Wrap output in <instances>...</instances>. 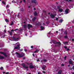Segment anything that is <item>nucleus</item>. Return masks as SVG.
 Masks as SVG:
<instances>
[{
  "label": "nucleus",
  "instance_id": "nucleus-1",
  "mask_svg": "<svg viewBox=\"0 0 74 74\" xmlns=\"http://www.w3.org/2000/svg\"><path fill=\"white\" fill-rule=\"evenodd\" d=\"M14 47V49H20V44L18 42L15 44V46H16Z\"/></svg>",
  "mask_w": 74,
  "mask_h": 74
},
{
  "label": "nucleus",
  "instance_id": "nucleus-2",
  "mask_svg": "<svg viewBox=\"0 0 74 74\" xmlns=\"http://www.w3.org/2000/svg\"><path fill=\"white\" fill-rule=\"evenodd\" d=\"M0 53L1 54H2V55H4V56L5 57H7L8 56V55H6L7 53H5L3 52H0Z\"/></svg>",
  "mask_w": 74,
  "mask_h": 74
},
{
  "label": "nucleus",
  "instance_id": "nucleus-3",
  "mask_svg": "<svg viewBox=\"0 0 74 74\" xmlns=\"http://www.w3.org/2000/svg\"><path fill=\"white\" fill-rule=\"evenodd\" d=\"M22 66H23V67L25 69H27L29 68V66H28L27 65L26 66V65H25V64H22Z\"/></svg>",
  "mask_w": 74,
  "mask_h": 74
},
{
  "label": "nucleus",
  "instance_id": "nucleus-4",
  "mask_svg": "<svg viewBox=\"0 0 74 74\" xmlns=\"http://www.w3.org/2000/svg\"><path fill=\"white\" fill-rule=\"evenodd\" d=\"M32 3H34L36 5H37L38 4V2L36 0H32Z\"/></svg>",
  "mask_w": 74,
  "mask_h": 74
},
{
  "label": "nucleus",
  "instance_id": "nucleus-5",
  "mask_svg": "<svg viewBox=\"0 0 74 74\" xmlns=\"http://www.w3.org/2000/svg\"><path fill=\"white\" fill-rule=\"evenodd\" d=\"M18 39H19V38H15V37L13 38V41H18Z\"/></svg>",
  "mask_w": 74,
  "mask_h": 74
},
{
  "label": "nucleus",
  "instance_id": "nucleus-6",
  "mask_svg": "<svg viewBox=\"0 0 74 74\" xmlns=\"http://www.w3.org/2000/svg\"><path fill=\"white\" fill-rule=\"evenodd\" d=\"M56 15V14H55L54 15L53 14H51L50 16L51 18L52 19H53L55 18V16Z\"/></svg>",
  "mask_w": 74,
  "mask_h": 74
},
{
  "label": "nucleus",
  "instance_id": "nucleus-7",
  "mask_svg": "<svg viewBox=\"0 0 74 74\" xmlns=\"http://www.w3.org/2000/svg\"><path fill=\"white\" fill-rule=\"evenodd\" d=\"M41 62L42 63H45V62H47V60L46 59H43V60L41 61Z\"/></svg>",
  "mask_w": 74,
  "mask_h": 74
},
{
  "label": "nucleus",
  "instance_id": "nucleus-8",
  "mask_svg": "<svg viewBox=\"0 0 74 74\" xmlns=\"http://www.w3.org/2000/svg\"><path fill=\"white\" fill-rule=\"evenodd\" d=\"M28 27L29 29H30V27H32V25L30 24H28Z\"/></svg>",
  "mask_w": 74,
  "mask_h": 74
},
{
  "label": "nucleus",
  "instance_id": "nucleus-9",
  "mask_svg": "<svg viewBox=\"0 0 74 74\" xmlns=\"http://www.w3.org/2000/svg\"><path fill=\"white\" fill-rule=\"evenodd\" d=\"M73 61L71 60V59H70L69 61V64H71L73 63Z\"/></svg>",
  "mask_w": 74,
  "mask_h": 74
},
{
  "label": "nucleus",
  "instance_id": "nucleus-10",
  "mask_svg": "<svg viewBox=\"0 0 74 74\" xmlns=\"http://www.w3.org/2000/svg\"><path fill=\"white\" fill-rule=\"evenodd\" d=\"M45 67H46V66L45 65H44L42 67V69L43 70H45Z\"/></svg>",
  "mask_w": 74,
  "mask_h": 74
},
{
  "label": "nucleus",
  "instance_id": "nucleus-11",
  "mask_svg": "<svg viewBox=\"0 0 74 74\" xmlns=\"http://www.w3.org/2000/svg\"><path fill=\"white\" fill-rule=\"evenodd\" d=\"M69 9H66L65 10V12L66 14H68L69 13Z\"/></svg>",
  "mask_w": 74,
  "mask_h": 74
},
{
  "label": "nucleus",
  "instance_id": "nucleus-12",
  "mask_svg": "<svg viewBox=\"0 0 74 74\" xmlns=\"http://www.w3.org/2000/svg\"><path fill=\"white\" fill-rule=\"evenodd\" d=\"M29 68L31 69H33V68H34V67L32 65H31L29 66Z\"/></svg>",
  "mask_w": 74,
  "mask_h": 74
},
{
  "label": "nucleus",
  "instance_id": "nucleus-13",
  "mask_svg": "<svg viewBox=\"0 0 74 74\" xmlns=\"http://www.w3.org/2000/svg\"><path fill=\"white\" fill-rule=\"evenodd\" d=\"M4 59V57L3 56H0V59Z\"/></svg>",
  "mask_w": 74,
  "mask_h": 74
},
{
  "label": "nucleus",
  "instance_id": "nucleus-14",
  "mask_svg": "<svg viewBox=\"0 0 74 74\" xmlns=\"http://www.w3.org/2000/svg\"><path fill=\"white\" fill-rule=\"evenodd\" d=\"M58 11H59L60 12H63V9L61 8L59 9L58 10Z\"/></svg>",
  "mask_w": 74,
  "mask_h": 74
},
{
  "label": "nucleus",
  "instance_id": "nucleus-15",
  "mask_svg": "<svg viewBox=\"0 0 74 74\" xmlns=\"http://www.w3.org/2000/svg\"><path fill=\"white\" fill-rule=\"evenodd\" d=\"M62 71L61 70L59 71L58 72V74H62Z\"/></svg>",
  "mask_w": 74,
  "mask_h": 74
},
{
  "label": "nucleus",
  "instance_id": "nucleus-16",
  "mask_svg": "<svg viewBox=\"0 0 74 74\" xmlns=\"http://www.w3.org/2000/svg\"><path fill=\"white\" fill-rule=\"evenodd\" d=\"M37 18V17H35L33 19H32V21H35V19Z\"/></svg>",
  "mask_w": 74,
  "mask_h": 74
},
{
  "label": "nucleus",
  "instance_id": "nucleus-17",
  "mask_svg": "<svg viewBox=\"0 0 74 74\" xmlns=\"http://www.w3.org/2000/svg\"><path fill=\"white\" fill-rule=\"evenodd\" d=\"M17 56H18V58H21V57H22L21 55V54H18V55Z\"/></svg>",
  "mask_w": 74,
  "mask_h": 74
},
{
  "label": "nucleus",
  "instance_id": "nucleus-18",
  "mask_svg": "<svg viewBox=\"0 0 74 74\" xmlns=\"http://www.w3.org/2000/svg\"><path fill=\"white\" fill-rule=\"evenodd\" d=\"M21 55L22 57H23V56H25V53H22Z\"/></svg>",
  "mask_w": 74,
  "mask_h": 74
},
{
  "label": "nucleus",
  "instance_id": "nucleus-19",
  "mask_svg": "<svg viewBox=\"0 0 74 74\" xmlns=\"http://www.w3.org/2000/svg\"><path fill=\"white\" fill-rule=\"evenodd\" d=\"M9 33L11 35V36L12 35V32H10V31H8Z\"/></svg>",
  "mask_w": 74,
  "mask_h": 74
},
{
  "label": "nucleus",
  "instance_id": "nucleus-20",
  "mask_svg": "<svg viewBox=\"0 0 74 74\" xmlns=\"http://www.w3.org/2000/svg\"><path fill=\"white\" fill-rule=\"evenodd\" d=\"M63 43L64 44H68L69 42H64Z\"/></svg>",
  "mask_w": 74,
  "mask_h": 74
},
{
  "label": "nucleus",
  "instance_id": "nucleus-21",
  "mask_svg": "<svg viewBox=\"0 0 74 74\" xmlns=\"http://www.w3.org/2000/svg\"><path fill=\"white\" fill-rule=\"evenodd\" d=\"M23 27H24V28H25V29H26L27 27L26 25H23Z\"/></svg>",
  "mask_w": 74,
  "mask_h": 74
},
{
  "label": "nucleus",
  "instance_id": "nucleus-22",
  "mask_svg": "<svg viewBox=\"0 0 74 74\" xmlns=\"http://www.w3.org/2000/svg\"><path fill=\"white\" fill-rule=\"evenodd\" d=\"M63 20L62 19H61L59 21V22H60V23H62V22L63 21Z\"/></svg>",
  "mask_w": 74,
  "mask_h": 74
},
{
  "label": "nucleus",
  "instance_id": "nucleus-23",
  "mask_svg": "<svg viewBox=\"0 0 74 74\" xmlns=\"http://www.w3.org/2000/svg\"><path fill=\"white\" fill-rule=\"evenodd\" d=\"M14 25V22H13L12 21L11 23H10V25L11 26H12V25Z\"/></svg>",
  "mask_w": 74,
  "mask_h": 74
},
{
  "label": "nucleus",
  "instance_id": "nucleus-24",
  "mask_svg": "<svg viewBox=\"0 0 74 74\" xmlns=\"http://www.w3.org/2000/svg\"><path fill=\"white\" fill-rule=\"evenodd\" d=\"M40 28L42 30H43V29H44V27H43L42 26L40 27Z\"/></svg>",
  "mask_w": 74,
  "mask_h": 74
},
{
  "label": "nucleus",
  "instance_id": "nucleus-25",
  "mask_svg": "<svg viewBox=\"0 0 74 74\" xmlns=\"http://www.w3.org/2000/svg\"><path fill=\"white\" fill-rule=\"evenodd\" d=\"M8 14H10V10L9 9H8Z\"/></svg>",
  "mask_w": 74,
  "mask_h": 74
},
{
  "label": "nucleus",
  "instance_id": "nucleus-26",
  "mask_svg": "<svg viewBox=\"0 0 74 74\" xmlns=\"http://www.w3.org/2000/svg\"><path fill=\"white\" fill-rule=\"evenodd\" d=\"M34 15H37V13L36 12H35L34 13Z\"/></svg>",
  "mask_w": 74,
  "mask_h": 74
},
{
  "label": "nucleus",
  "instance_id": "nucleus-27",
  "mask_svg": "<svg viewBox=\"0 0 74 74\" xmlns=\"http://www.w3.org/2000/svg\"><path fill=\"white\" fill-rule=\"evenodd\" d=\"M39 51L38 50H36V51H34V53H36V52H38Z\"/></svg>",
  "mask_w": 74,
  "mask_h": 74
},
{
  "label": "nucleus",
  "instance_id": "nucleus-28",
  "mask_svg": "<svg viewBox=\"0 0 74 74\" xmlns=\"http://www.w3.org/2000/svg\"><path fill=\"white\" fill-rule=\"evenodd\" d=\"M3 33H2V32H0V36H3Z\"/></svg>",
  "mask_w": 74,
  "mask_h": 74
},
{
  "label": "nucleus",
  "instance_id": "nucleus-29",
  "mask_svg": "<svg viewBox=\"0 0 74 74\" xmlns=\"http://www.w3.org/2000/svg\"><path fill=\"white\" fill-rule=\"evenodd\" d=\"M21 14H20V13H19L18 14V16H21Z\"/></svg>",
  "mask_w": 74,
  "mask_h": 74
},
{
  "label": "nucleus",
  "instance_id": "nucleus-30",
  "mask_svg": "<svg viewBox=\"0 0 74 74\" xmlns=\"http://www.w3.org/2000/svg\"><path fill=\"white\" fill-rule=\"evenodd\" d=\"M64 38H68V37H67V36H64Z\"/></svg>",
  "mask_w": 74,
  "mask_h": 74
},
{
  "label": "nucleus",
  "instance_id": "nucleus-31",
  "mask_svg": "<svg viewBox=\"0 0 74 74\" xmlns=\"http://www.w3.org/2000/svg\"><path fill=\"white\" fill-rule=\"evenodd\" d=\"M2 3L3 4H5V2H4V1H2Z\"/></svg>",
  "mask_w": 74,
  "mask_h": 74
},
{
  "label": "nucleus",
  "instance_id": "nucleus-32",
  "mask_svg": "<svg viewBox=\"0 0 74 74\" xmlns=\"http://www.w3.org/2000/svg\"><path fill=\"white\" fill-rule=\"evenodd\" d=\"M56 44H59V45H60L61 44V43H60V42H57Z\"/></svg>",
  "mask_w": 74,
  "mask_h": 74
},
{
  "label": "nucleus",
  "instance_id": "nucleus-33",
  "mask_svg": "<svg viewBox=\"0 0 74 74\" xmlns=\"http://www.w3.org/2000/svg\"><path fill=\"white\" fill-rule=\"evenodd\" d=\"M58 9H59H59H60V6H58Z\"/></svg>",
  "mask_w": 74,
  "mask_h": 74
},
{
  "label": "nucleus",
  "instance_id": "nucleus-34",
  "mask_svg": "<svg viewBox=\"0 0 74 74\" xmlns=\"http://www.w3.org/2000/svg\"><path fill=\"white\" fill-rule=\"evenodd\" d=\"M12 3H16V2H15L14 1H12Z\"/></svg>",
  "mask_w": 74,
  "mask_h": 74
},
{
  "label": "nucleus",
  "instance_id": "nucleus-35",
  "mask_svg": "<svg viewBox=\"0 0 74 74\" xmlns=\"http://www.w3.org/2000/svg\"><path fill=\"white\" fill-rule=\"evenodd\" d=\"M5 21L6 22H8V19H5Z\"/></svg>",
  "mask_w": 74,
  "mask_h": 74
},
{
  "label": "nucleus",
  "instance_id": "nucleus-36",
  "mask_svg": "<svg viewBox=\"0 0 74 74\" xmlns=\"http://www.w3.org/2000/svg\"><path fill=\"white\" fill-rule=\"evenodd\" d=\"M71 65H72V66H73V65H74V62H73L71 64Z\"/></svg>",
  "mask_w": 74,
  "mask_h": 74
},
{
  "label": "nucleus",
  "instance_id": "nucleus-37",
  "mask_svg": "<svg viewBox=\"0 0 74 74\" xmlns=\"http://www.w3.org/2000/svg\"><path fill=\"white\" fill-rule=\"evenodd\" d=\"M64 58V60H66V58H67V57L66 56H65Z\"/></svg>",
  "mask_w": 74,
  "mask_h": 74
},
{
  "label": "nucleus",
  "instance_id": "nucleus-38",
  "mask_svg": "<svg viewBox=\"0 0 74 74\" xmlns=\"http://www.w3.org/2000/svg\"><path fill=\"white\" fill-rule=\"evenodd\" d=\"M3 67H1L0 68V69L1 70H3Z\"/></svg>",
  "mask_w": 74,
  "mask_h": 74
},
{
  "label": "nucleus",
  "instance_id": "nucleus-39",
  "mask_svg": "<svg viewBox=\"0 0 74 74\" xmlns=\"http://www.w3.org/2000/svg\"><path fill=\"white\" fill-rule=\"evenodd\" d=\"M8 7H9V5H8L6 6V8H8Z\"/></svg>",
  "mask_w": 74,
  "mask_h": 74
},
{
  "label": "nucleus",
  "instance_id": "nucleus-40",
  "mask_svg": "<svg viewBox=\"0 0 74 74\" xmlns=\"http://www.w3.org/2000/svg\"><path fill=\"white\" fill-rule=\"evenodd\" d=\"M64 34H67V32L65 31L64 32Z\"/></svg>",
  "mask_w": 74,
  "mask_h": 74
},
{
  "label": "nucleus",
  "instance_id": "nucleus-41",
  "mask_svg": "<svg viewBox=\"0 0 74 74\" xmlns=\"http://www.w3.org/2000/svg\"><path fill=\"white\" fill-rule=\"evenodd\" d=\"M38 74H41V73H40V72H38Z\"/></svg>",
  "mask_w": 74,
  "mask_h": 74
},
{
  "label": "nucleus",
  "instance_id": "nucleus-42",
  "mask_svg": "<svg viewBox=\"0 0 74 74\" xmlns=\"http://www.w3.org/2000/svg\"><path fill=\"white\" fill-rule=\"evenodd\" d=\"M42 73H44V74H45V71H43Z\"/></svg>",
  "mask_w": 74,
  "mask_h": 74
},
{
  "label": "nucleus",
  "instance_id": "nucleus-43",
  "mask_svg": "<svg viewBox=\"0 0 74 74\" xmlns=\"http://www.w3.org/2000/svg\"><path fill=\"white\" fill-rule=\"evenodd\" d=\"M58 19H59V18H56V21H57V20H58Z\"/></svg>",
  "mask_w": 74,
  "mask_h": 74
},
{
  "label": "nucleus",
  "instance_id": "nucleus-44",
  "mask_svg": "<svg viewBox=\"0 0 74 74\" xmlns=\"http://www.w3.org/2000/svg\"><path fill=\"white\" fill-rule=\"evenodd\" d=\"M66 50L68 51H69V50H70V49H69V48L67 49Z\"/></svg>",
  "mask_w": 74,
  "mask_h": 74
},
{
  "label": "nucleus",
  "instance_id": "nucleus-45",
  "mask_svg": "<svg viewBox=\"0 0 74 74\" xmlns=\"http://www.w3.org/2000/svg\"><path fill=\"white\" fill-rule=\"evenodd\" d=\"M24 50H25V52H27V49H25Z\"/></svg>",
  "mask_w": 74,
  "mask_h": 74
},
{
  "label": "nucleus",
  "instance_id": "nucleus-46",
  "mask_svg": "<svg viewBox=\"0 0 74 74\" xmlns=\"http://www.w3.org/2000/svg\"><path fill=\"white\" fill-rule=\"evenodd\" d=\"M6 74H9V72H8L7 73H6Z\"/></svg>",
  "mask_w": 74,
  "mask_h": 74
},
{
  "label": "nucleus",
  "instance_id": "nucleus-47",
  "mask_svg": "<svg viewBox=\"0 0 74 74\" xmlns=\"http://www.w3.org/2000/svg\"><path fill=\"white\" fill-rule=\"evenodd\" d=\"M11 32H13V31H14V30L13 29H12L11 30Z\"/></svg>",
  "mask_w": 74,
  "mask_h": 74
},
{
  "label": "nucleus",
  "instance_id": "nucleus-48",
  "mask_svg": "<svg viewBox=\"0 0 74 74\" xmlns=\"http://www.w3.org/2000/svg\"><path fill=\"white\" fill-rule=\"evenodd\" d=\"M26 59V58H25V57H24V58H23V60H24V59Z\"/></svg>",
  "mask_w": 74,
  "mask_h": 74
},
{
  "label": "nucleus",
  "instance_id": "nucleus-49",
  "mask_svg": "<svg viewBox=\"0 0 74 74\" xmlns=\"http://www.w3.org/2000/svg\"><path fill=\"white\" fill-rule=\"evenodd\" d=\"M18 30V29H15V31H16V30Z\"/></svg>",
  "mask_w": 74,
  "mask_h": 74
},
{
  "label": "nucleus",
  "instance_id": "nucleus-50",
  "mask_svg": "<svg viewBox=\"0 0 74 74\" xmlns=\"http://www.w3.org/2000/svg\"><path fill=\"white\" fill-rule=\"evenodd\" d=\"M60 30H61V31H63V29H62L61 30H60V29L59 30V31H60Z\"/></svg>",
  "mask_w": 74,
  "mask_h": 74
},
{
  "label": "nucleus",
  "instance_id": "nucleus-51",
  "mask_svg": "<svg viewBox=\"0 0 74 74\" xmlns=\"http://www.w3.org/2000/svg\"><path fill=\"white\" fill-rule=\"evenodd\" d=\"M31 48H33V46H31Z\"/></svg>",
  "mask_w": 74,
  "mask_h": 74
},
{
  "label": "nucleus",
  "instance_id": "nucleus-52",
  "mask_svg": "<svg viewBox=\"0 0 74 74\" xmlns=\"http://www.w3.org/2000/svg\"><path fill=\"white\" fill-rule=\"evenodd\" d=\"M32 55L33 56H34V54L33 53Z\"/></svg>",
  "mask_w": 74,
  "mask_h": 74
},
{
  "label": "nucleus",
  "instance_id": "nucleus-53",
  "mask_svg": "<svg viewBox=\"0 0 74 74\" xmlns=\"http://www.w3.org/2000/svg\"><path fill=\"white\" fill-rule=\"evenodd\" d=\"M23 0L24 2V3H25V2H26V1H25V0Z\"/></svg>",
  "mask_w": 74,
  "mask_h": 74
},
{
  "label": "nucleus",
  "instance_id": "nucleus-54",
  "mask_svg": "<svg viewBox=\"0 0 74 74\" xmlns=\"http://www.w3.org/2000/svg\"><path fill=\"white\" fill-rule=\"evenodd\" d=\"M64 1H69V0H64Z\"/></svg>",
  "mask_w": 74,
  "mask_h": 74
},
{
  "label": "nucleus",
  "instance_id": "nucleus-55",
  "mask_svg": "<svg viewBox=\"0 0 74 74\" xmlns=\"http://www.w3.org/2000/svg\"><path fill=\"white\" fill-rule=\"evenodd\" d=\"M71 74H74V72H71Z\"/></svg>",
  "mask_w": 74,
  "mask_h": 74
},
{
  "label": "nucleus",
  "instance_id": "nucleus-56",
  "mask_svg": "<svg viewBox=\"0 0 74 74\" xmlns=\"http://www.w3.org/2000/svg\"><path fill=\"white\" fill-rule=\"evenodd\" d=\"M72 41H74V39H72Z\"/></svg>",
  "mask_w": 74,
  "mask_h": 74
},
{
  "label": "nucleus",
  "instance_id": "nucleus-57",
  "mask_svg": "<svg viewBox=\"0 0 74 74\" xmlns=\"http://www.w3.org/2000/svg\"><path fill=\"white\" fill-rule=\"evenodd\" d=\"M16 69L17 70H19V69H18V68H16Z\"/></svg>",
  "mask_w": 74,
  "mask_h": 74
},
{
  "label": "nucleus",
  "instance_id": "nucleus-58",
  "mask_svg": "<svg viewBox=\"0 0 74 74\" xmlns=\"http://www.w3.org/2000/svg\"><path fill=\"white\" fill-rule=\"evenodd\" d=\"M64 48H65V49H67V47H64Z\"/></svg>",
  "mask_w": 74,
  "mask_h": 74
},
{
  "label": "nucleus",
  "instance_id": "nucleus-59",
  "mask_svg": "<svg viewBox=\"0 0 74 74\" xmlns=\"http://www.w3.org/2000/svg\"><path fill=\"white\" fill-rule=\"evenodd\" d=\"M7 51V49H5L4 50V51Z\"/></svg>",
  "mask_w": 74,
  "mask_h": 74
},
{
  "label": "nucleus",
  "instance_id": "nucleus-60",
  "mask_svg": "<svg viewBox=\"0 0 74 74\" xmlns=\"http://www.w3.org/2000/svg\"><path fill=\"white\" fill-rule=\"evenodd\" d=\"M4 33H5V32H6V30H4Z\"/></svg>",
  "mask_w": 74,
  "mask_h": 74
},
{
  "label": "nucleus",
  "instance_id": "nucleus-61",
  "mask_svg": "<svg viewBox=\"0 0 74 74\" xmlns=\"http://www.w3.org/2000/svg\"><path fill=\"white\" fill-rule=\"evenodd\" d=\"M31 7V6H28V8H30Z\"/></svg>",
  "mask_w": 74,
  "mask_h": 74
},
{
  "label": "nucleus",
  "instance_id": "nucleus-62",
  "mask_svg": "<svg viewBox=\"0 0 74 74\" xmlns=\"http://www.w3.org/2000/svg\"><path fill=\"white\" fill-rule=\"evenodd\" d=\"M69 1H72V0H69Z\"/></svg>",
  "mask_w": 74,
  "mask_h": 74
},
{
  "label": "nucleus",
  "instance_id": "nucleus-63",
  "mask_svg": "<svg viewBox=\"0 0 74 74\" xmlns=\"http://www.w3.org/2000/svg\"><path fill=\"white\" fill-rule=\"evenodd\" d=\"M62 66H64V64H62Z\"/></svg>",
  "mask_w": 74,
  "mask_h": 74
},
{
  "label": "nucleus",
  "instance_id": "nucleus-64",
  "mask_svg": "<svg viewBox=\"0 0 74 74\" xmlns=\"http://www.w3.org/2000/svg\"><path fill=\"white\" fill-rule=\"evenodd\" d=\"M37 62H39V60H37Z\"/></svg>",
  "mask_w": 74,
  "mask_h": 74
}]
</instances>
